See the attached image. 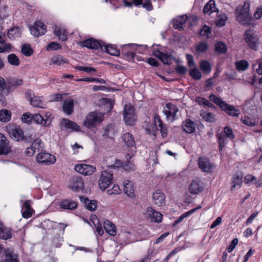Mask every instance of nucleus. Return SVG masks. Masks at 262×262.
I'll return each mask as SVG.
<instances>
[{
  "label": "nucleus",
  "instance_id": "1",
  "mask_svg": "<svg viewBox=\"0 0 262 262\" xmlns=\"http://www.w3.org/2000/svg\"><path fill=\"white\" fill-rule=\"evenodd\" d=\"M209 100L216 104L226 114L232 117H238L240 114L239 110L236 109L233 106L229 105L223 101L220 97L214 94H211L209 97Z\"/></svg>",
  "mask_w": 262,
  "mask_h": 262
},
{
  "label": "nucleus",
  "instance_id": "2",
  "mask_svg": "<svg viewBox=\"0 0 262 262\" xmlns=\"http://www.w3.org/2000/svg\"><path fill=\"white\" fill-rule=\"evenodd\" d=\"M104 119L103 115L99 112L94 111L89 113L83 121V125L88 128L96 127Z\"/></svg>",
  "mask_w": 262,
  "mask_h": 262
},
{
  "label": "nucleus",
  "instance_id": "3",
  "mask_svg": "<svg viewBox=\"0 0 262 262\" xmlns=\"http://www.w3.org/2000/svg\"><path fill=\"white\" fill-rule=\"evenodd\" d=\"M123 120L128 126L134 125L137 120L135 108L130 104H126L123 112Z\"/></svg>",
  "mask_w": 262,
  "mask_h": 262
},
{
  "label": "nucleus",
  "instance_id": "4",
  "mask_svg": "<svg viewBox=\"0 0 262 262\" xmlns=\"http://www.w3.org/2000/svg\"><path fill=\"white\" fill-rule=\"evenodd\" d=\"M10 137L15 141H24L26 143L31 142L33 139L31 135H24V131L19 127H16L9 132Z\"/></svg>",
  "mask_w": 262,
  "mask_h": 262
},
{
  "label": "nucleus",
  "instance_id": "5",
  "mask_svg": "<svg viewBox=\"0 0 262 262\" xmlns=\"http://www.w3.org/2000/svg\"><path fill=\"white\" fill-rule=\"evenodd\" d=\"M113 173L106 169L102 171L98 181L99 188L102 190L107 188L113 182Z\"/></svg>",
  "mask_w": 262,
  "mask_h": 262
},
{
  "label": "nucleus",
  "instance_id": "6",
  "mask_svg": "<svg viewBox=\"0 0 262 262\" xmlns=\"http://www.w3.org/2000/svg\"><path fill=\"white\" fill-rule=\"evenodd\" d=\"M152 54L159 58L164 64L169 66L172 61L177 63L179 62V60L175 58L171 53H164L157 49L154 51Z\"/></svg>",
  "mask_w": 262,
  "mask_h": 262
},
{
  "label": "nucleus",
  "instance_id": "7",
  "mask_svg": "<svg viewBox=\"0 0 262 262\" xmlns=\"http://www.w3.org/2000/svg\"><path fill=\"white\" fill-rule=\"evenodd\" d=\"M198 164L199 168L203 172L207 173H211L215 167V165L212 163L208 158L204 156L199 158Z\"/></svg>",
  "mask_w": 262,
  "mask_h": 262
},
{
  "label": "nucleus",
  "instance_id": "8",
  "mask_svg": "<svg viewBox=\"0 0 262 262\" xmlns=\"http://www.w3.org/2000/svg\"><path fill=\"white\" fill-rule=\"evenodd\" d=\"M32 35L39 37L44 35L47 32V26L40 21H36L33 26L29 28Z\"/></svg>",
  "mask_w": 262,
  "mask_h": 262
},
{
  "label": "nucleus",
  "instance_id": "9",
  "mask_svg": "<svg viewBox=\"0 0 262 262\" xmlns=\"http://www.w3.org/2000/svg\"><path fill=\"white\" fill-rule=\"evenodd\" d=\"M36 160L37 163L46 165L53 164L56 162L55 157L48 152L39 153Z\"/></svg>",
  "mask_w": 262,
  "mask_h": 262
},
{
  "label": "nucleus",
  "instance_id": "10",
  "mask_svg": "<svg viewBox=\"0 0 262 262\" xmlns=\"http://www.w3.org/2000/svg\"><path fill=\"white\" fill-rule=\"evenodd\" d=\"M82 46L90 49H99L103 50L104 42L102 41L91 38L81 42Z\"/></svg>",
  "mask_w": 262,
  "mask_h": 262
},
{
  "label": "nucleus",
  "instance_id": "11",
  "mask_svg": "<svg viewBox=\"0 0 262 262\" xmlns=\"http://www.w3.org/2000/svg\"><path fill=\"white\" fill-rule=\"evenodd\" d=\"M69 187L72 190L75 192H79L83 188V180L79 177H73L70 180Z\"/></svg>",
  "mask_w": 262,
  "mask_h": 262
},
{
  "label": "nucleus",
  "instance_id": "12",
  "mask_svg": "<svg viewBox=\"0 0 262 262\" xmlns=\"http://www.w3.org/2000/svg\"><path fill=\"white\" fill-rule=\"evenodd\" d=\"M74 169L79 173L85 176L92 174L96 170L95 167L85 164H76L74 166Z\"/></svg>",
  "mask_w": 262,
  "mask_h": 262
},
{
  "label": "nucleus",
  "instance_id": "13",
  "mask_svg": "<svg viewBox=\"0 0 262 262\" xmlns=\"http://www.w3.org/2000/svg\"><path fill=\"white\" fill-rule=\"evenodd\" d=\"M236 20L241 24L246 25V1L242 6H238L235 10Z\"/></svg>",
  "mask_w": 262,
  "mask_h": 262
},
{
  "label": "nucleus",
  "instance_id": "14",
  "mask_svg": "<svg viewBox=\"0 0 262 262\" xmlns=\"http://www.w3.org/2000/svg\"><path fill=\"white\" fill-rule=\"evenodd\" d=\"M188 189L190 193L198 194L203 190V183L200 180L196 179L191 182L189 186Z\"/></svg>",
  "mask_w": 262,
  "mask_h": 262
},
{
  "label": "nucleus",
  "instance_id": "15",
  "mask_svg": "<svg viewBox=\"0 0 262 262\" xmlns=\"http://www.w3.org/2000/svg\"><path fill=\"white\" fill-rule=\"evenodd\" d=\"M10 152L9 141L6 137L0 133V155H7Z\"/></svg>",
  "mask_w": 262,
  "mask_h": 262
},
{
  "label": "nucleus",
  "instance_id": "16",
  "mask_svg": "<svg viewBox=\"0 0 262 262\" xmlns=\"http://www.w3.org/2000/svg\"><path fill=\"white\" fill-rule=\"evenodd\" d=\"M121 138L126 147L130 148L132 150L136 149L135 139L132 134L126 133L122 136Z\"/></svg>",
  "mask_w": 262,
  "mask_h": 262
},
{
  "label": "nucleus",
  "instance_id": "17",
  "mask_svg": "<svg viewBox=\"0 0 262 262\" xmlns=\"http://www.w3.org/2000/svg\"><path fill=\"white\" fill-rule=\"evenodd\" d=\"M187 19V16L184 15L173 19L171 21V23L172 25V27L174 29H177L179 31H182L184 29L185 24Z\"/></svg>",
  "mask_w": 262,
  "mask_h": 262
},
{
  "label": "nucleus",
  "instance_id": "18",
  "mask_svg": "<svg viewBox=\"0 0 262 262\" xmlns=\"http://www.w3.org/2000/svg\"><path fill=\"white\" fill-rule=\"evenodd\" d=\"M61 125L66 129H70L72 132H80L81 129L80 127L77 123L68 119H62Z\"/></svg>",
  "mask_w": 262,
  "mask_h": 262
},
{
  "label": "nucleus",
  "instance_id": "19",
  "mask_svg": "<svg viewBox=\"0 0 262 262\" xmlns=\"http://www.w3.org/2000/svg\"><path fill=\"white\" fill-rule=\"evenodd\" d=\"M60 208L63 210H74L77 207L76 202L70 199H63L59 204Z\"/></svg>",
  "mask_w": 262,
  "mask_h": 262
},
{
  "label": "nucleus",
  "instance_id": "20",
  "mask_svg": "<svg viewBox=\"0 0 262 262\" xmlns=\"http://www.w3.org/2000/svg\"><path fill=\"white\" fill-rule=\"evenodd\" d=\"M147 213L151 221L156 223L161 222L163 215L161 213L153 209L152 208L148 207L147 210Z\"/></svg>",
  "mask_w": 262,
  "mask_h": 262
},
{
  "label": "nucleus",
  "instance_id": "21",
  "mask_svg": "<svg viewBox=\"0 0 262 262\" xmlns=\"http://www.w3.org/2000/svg\"><path fill=\"white\" fill-rule=\"evenodd\" d=\"M182 127L184 132L187 134H192L195 131V125L190 119H187L182 122Z\"/></svg>",
  "mask_w": 262,
  "mask_h": 262
},
{
  "label": "nucleus",
  "instance_id": "22",
  "mask_svg": "<svg viewBox=\"0 0 262 262\" xmlns=\"http://www.w3.org/2000/svg\"><path fill=\"white\" fill-rule=\"evenodd\" d=\"M258 39L256 36L249 34L247 30V44L249 47L253 50L256 51L258 49Z\"/></svg>",
  "mask_w": 262,
  "mask_h": 262
},
{
  "label": "nucleus",
  "instance_id": "23",
  "mask_svg": "<svg viewBox=\"0 0 262 262\" xmlns=\"http://www.w3.org/2000/svg\"><path fill=\"white\" fill-rule=\"evenodd\" d=\"M123 185L124 193L131 199L135 198V189L132 182L127 180H125L123 182Z\"/></svg>",
  "mask_w": 262,
  "mask_h": 262
},
{
  "label": "nucleus",
  "instance_id": "24",
  "mask_svg": "<svg viewBox=\"0 0 262 262\" xmlns=\"http://www.w3.org/2000/svg\"><path fill=\"white\" fill-rule=\"evenodd\" d=\"M166 108L163 111L164 114L167 116V118H169L172 117L174 119L178 111L177 107L173 104L168 103L166 105Z\"/></svg>",
  "mask_w": 262,
  "mask_h": 262
},
{
  "label": "nucleus",
  "instance_id": "25",
  "mask_svg": "<svg viewBox=\"0 0 262 262\" xmlns=\"http://www.w3.org/2000/svg\"><path fill=\"white\" fill-rule=\"evenodd\" d=\"M80 201L84 204L86 208L90 211H94L97 207V202L95 200H90L87 197L81 196L79 197Z\"/></svg>",
  "mask_w": 262,
  "mask_h": 262
},
{
  "label": "nucleus",
  "instance_id": "26",
  "mask_svg": "<svg viewBox=\"0 0 262 262\" xmlns=\"http://www.w3.org/2000/svg\"><path fill=\"white\" fill-rule=\"evenodd\" d=\"M21 35V31L18 26H14L11 28L8 31L7 36L9 38L13 40L16 38H20Z\"/></svg>",
  "mask_w": 262,
  "mask_h": 262
},
{
  "label": "nucleus",
  "instance_id": "27",
  "mask_svg": "<svg viewBox=\"0 0 262 262\" xmlns=\"http://www.w3.org/2000/svg\"><path fill=\"white\" fill-rule=\"evenodd\" d=\"M23 80L22 79H19L16 77L10 78L8 80V85L7 87V91L8 94L12 88H16L18 86L22 84Z\"/></svg>",
  "mask_w": 262,
  "mask_h": 262
},
{
  "label": "nucleus",
  "instance_id": "28",
  "mask_svg": "<svg viewBox=\"0 0 262 262\" xmlns=\"http://www.w3.org/2000/svg\"><path fill=\"white\" fill-rule=\"evenodd\" d=\"M4 253L5 255V259L1 262H19L17 255L9 249H4Z\"/></svg>",
  "mask_w": 262,
  "mask_h": 262
},
{
  "label": "nucleus",
  "instance_id": "29",
  "mask_svg": "<svg viewBox=\"0 0 262 262\" xmlns=\"http://www.w3.org/2000/svg\"><path fill=\"white\" fill-rule=\"evenodd\" d=\"M23 209H24V211H23L22 215L24 218L28 219L32 216L34 210L31 207V203L29 200L24 202L22 210Z\"/></svg>",
  "mask_w": 262,
  "mask_h": 262
},
{
  "label": "nucleus",
  "instance_id": "30",
  "mask_svg": "<svg viewBox=\"0 0 262 262\" xmlns=\"http://www.w3.org/2000/svg\"><path fill=\"white\" fill-rule=\"evenodd\" d=\"M12 237L11 230L5 226L3 224L0 223V238L3 239H8Z\"/></svg>",
  "mask_w": 262,
  "mask_h": 262
},
{
  "label": "nucleus",
  "instance_id": "31",
  "mask_svg": "<svg viewBox=\"0 0 262 262\" xmlns=\"http://www.w3.org/2000/svg\"><path fill=\"white\" fill-rule=\"evenodd\" d=\"M152 199L156 205L162 206L164 203L165 195L160 190H158L153 193Z\"/></svg>",
  "mask_w": 262,
  "mask_h": 262
},
{
  "label": "nucleus",
  "instance_id": "32",
  "mask_svg": "<svg viewBox=\"0 0 262 262\" xmlns=\"http://www.w3.org/2000/svg\"><path fill=\"white\" fill-rule=\"evenodd\" d=\"M102 49V51H104L106 53L113 56H118L120 54V51L117 49L115 45H106L104 43Z\"/></svg>",
  "mask_w": 262,
  "mask_h": 262
},
{
  "label": "nucleus",
  "instance_id": "33",
  "mask_svg": "<svg viewBox=\"0 0 262 262\" xmlns=\"http://www.w3.org/2000/svg\"><path fill=\"white\" fill-rule=\"evenodd\" d=\"M103 227L105 231L111 236L116 234V227L109 220H105L103 223Z\"/></svg>",
  "mask_w": 262,
  "mask_h": 262
},
{
  "label": "nucleus",
  "instance_id": "34",
  "mask_svg": "<svg viewBox=\"0 0 262 262\" xmlns=\"http://www.w3.org/2000/svg\"><path fill=\"white\" fill-rule=\"evenodd\" d=\"M156 119H157L159 124L157 126L156 123H155V125L156 126V128L157 130H159L161 134V135L163 138H165L167 136V128L165 125L163 123V122L160 119L159 116H156L155 118V121L156 122Z\"/></svg>",
  "mask_w": 262,
  "mask_h": 262
},
{
  "label": "nucleus",
  "instance_id": "35",
  "mask_svg": "<svg viewBox=\"0 0 262 262\" xmlns=\"http://www.w3.org/2000/svg\"><path fill=\"white\" fill-rule=\"evenodd\" d=\"M33 121L38 124H41L44 126H48L51 124V121L44 119L42 116L36 114L33 115Z\"/></svg>",
  "mask_w": 262,
  "mask_h": 262
},
{
  "label": "nucleus",
  "instance_id": "36",
  "mask_svg": "<svg viewBox=\"0 0 262 262\" xmlns=\"http://www.w3.org/2000/svg\"><path fill=\"white\" fill-rule=\"evenodd\" d=\"M216 137L219 144V152L222 155L223 154V148L227 144L228 140L223 133L217 134Z\"/></svg>",
  "mask_w": 262,
  "mask_h": 262
},
{
  "label": "nucleus",
  "instance_id": "37",
  "mask_svg": "<svg viewBox=\"0 0 262 262\" xmlns=\"http://www.w3.org/2000/svg\"><path fill=\"white\" fill-rule=\"evenodd\" d=\"M73 108L74 102L73 100L64 101L62 105V109L64 113L68 115H70L73 113Z\"/></svg>",
  "mask_w": 262,
  "mask_h": 262
},
{
  "label": "nucleus",
  "instance_id": "38",
  "mask_svg": "<svg viewBox=\"0 0 262 262\" xmlns=\"http://www.w3.org/2000/svg\"><path fill=\"white\" fill-rule=\"evenodd\" d=\"M249 183L254 184L257 188L262 186V176L257 180L255 176L251 174L247 175V184Z\"/></svg>",
  "mask_w": 262,
  "mask_h": 262
},
{
  "label": "nucleus",
  "instance_id": "39",
  "mask_svg": "<svg viewBox=\"0 0 262 262\" xmlns=\"http://www.w3.org/2000/svg\"><path fill=\"white\" fill-rule=\"evenodd\" d=\"M54 33L59 38V40L62 41L67 40V35L65 30L56 27L54 31Z\"/></svg>",
  "mask_w": 262,
  "mask_h": 262
},
{
  "label": "nucleus",
  "instance_id": "40",
  "mask_svg": "<svg viewBox=\"0 0 262 262\" xmlns=\"http://www.w3.org/2000/svg\"><path fill=\"white\" fill-rule=\"evenodd\" d=\"M200 70L204 74H209L211 71V66L209 62L207 60H204L200 63Z\"/></svg>",
  "mask_w": 262,
  "mask_h": 262
},
{
  "label": "nucleus",
  "instance_id": "41",
  "mask_svg": "<svg viewBox=\"0 0 262 262\" xmlns=\"http://www.w3.org/2000/svg\"><path fill=\"white\" fill-rule=\"evenodd\" d=\"M215 2L214 0H210L204 6L203 12L204 14H211L213 11V9L215 7Z\"/></svg>",
  "mask_w": 262,
  "mask_h": 262
},
{
  "label": "nucleus",
  "instance_id": "42",
  "mask_svg": "<svg viewBox=\"0 0 262 262\" xmlns=\"http://www.w3.org/2000/svg\"><path fill=\"white\" fill-rule=\"evenodd\" d=\"M227 49L226 45L222 41L217 42L215 44L214 50L219 54H225Z\"/></svg>",
  "mask_w": 262,
  "mask_h": 262
},
{
  "label": "nucleus",
  "instance_id": "43",
  "mask_svg": "<svg viewBox=\"0 0 262 262\" xmlns=\"http://www.w3.org/2000/svg\"><path fill=\"white\" fill-rule=\"evenodd\" d=\"M68 60L64 58L61 55L55 56L52 57L51 59V63L56 64L57 66H61V64L67 63Z\"/></svg>",
  "mask_w": 262,
  "mask_h": 262
},
{
  "label": "nucleus",
  "instance_id": "44",
  "mask_svg": "<svg viewBox=\"0 0 262 262\" xmlns=\"http://www.w3.org/2000/svg\"><path fill=\"white\" fill-rule=\"evenodd\" d=\"M8 63L13 66H18L20 64V60L16 54L12 53L7 56Z\"/></svg>",
  "mask_w": 262,
  "mask_h": 262
},
{
  "label": "nucleus",
  "instance_id": "45",
  "mask_svg": "<svg viewBox=\"0 0 262 262\" xmlns=\"http://www.w3.org/2000/svg\"><path fill=\"white\" fill-rule=\"evenodd\" d=\"M242 177L239 174H234L232 178V186L231 187V190H233L234 188H239L241 184L243 182Z\"/></svg>",
  "mask_w": 262,
  "mask_h": 262
},
{
  "label": "nucleus",
  "instance_id": "46",
  "mask_svg": "<svg viewBox=\"0 0 262 262\" xmlns=\"http://www.w3.org/2000/svg\"><path fill=\"white\" fill-rule=\"evenodd\" d=\"M11 114L10 111L4 109L0 111V121L4 122L9 121L11 119Z\"/></svg>",
  "mask_w": 262,
  "mask_h": 262
},
{
  "label": "nucleus",
  "instance_id": "47",
  "mask_svg": "<svg viewBox=\"0 0 262 262\" xmlns=\"http://www.w3.org/2000/svg\"><path fill=\"white\" fill-rule=\"evenodd\" d=\"M189 75L194 80H200L202 77L201 73L196 68L190 69L189 71Z\"/></svg>",
  "mask_w": 262,
  "mask_h": 262
},
{
  "label": "nucleus",
  "instance_id": "48",
  "mask_svg": "<svg viewBox=\"0 0 262 262\" xmlns=\"http://www.w3.org/2000/svg\"><path fill=\"white\" fill-rule=\"evenodd\" d=\"M228 17L226 14H222L218 16L216 20V25L217 27H222L225 25Z\"/></svg>",
  "mask_w": 262,
  "mask_h": 262
},
{
  "label": "nucleus",
  "instance_id": "49",
  "mask_svg": "<svg viewBox=\"0 0 262 262\" xmlns=\"http://www.w3.org/2000/svg\"><path fill=\"white\" fill-rule=\"evenodd\" d=\"M199 33L202 36H206L207 38H210L211 37V28L206 25H204L200 31Z\"/></svg>",
  "mask_w": 262,
  "mask_h": 262
},
{
  "label": "nucleus",
  "instance_id": "50",
  "mask_svg": "<svg viewBox=\"0 0 262 262\" xmlns=\"http://www.w3.org/2000/svg\"><path fill=\"white\" fill-rule=\"evenodd\" d=\"M31 146L35 150L39 151L42 150V142L41 139L37 138L34 140L31 143Z\"/></svg>",
  "mask_w": 262,
  "mask_h": 262
},
{
  "label": "nucleus",
  "instance_id": "51",
  "mask_svg": "<svg viewBox=\"0 0 262 262\" xmlns=\"http://www.w3.org/2000/svg\"><path fill=\"white\" fill-rule=\"evenodd\" d=\"M208 49V45L206 42L201 41L196 47V51L198 53H203Z\"/></svg>",
  "mask_w": 262,
  "mask_h": 262
},
{
  "label": "nucleus",
  "instance_id": "52",
  "mask_svg": "<svg viewBox=\"0 0 262 262\" xmlns=\"http://www.w3.org/2000/svg\"><path fill=\"white\" fill-rule=\"evenodd\" d=\"M202 118L207 122H214L215 121L214 116L210 112H205L201 114Z\"/></svg>",
  "mask_w": 262,
  "mask_h": 262
},
{
  "label": "nucleus",
  "instance_id": "53",
  "mask_svg": "<svg viewBox=\"0 0 262 262\" xmlns=\"http://www.w3.org/2000/svg\"><path fill=\"white\" fill-rule=\"evenodd\" d=\"M30 104L36 107H42V102L41 100V98L38 96H34L33 98L30 100Z\"/></svg>",
  "mask_w": 262,
  "mask_h": 262
},
{
  "label": "nucleus",
  "instance_id": "54",
  "mask_svg": "<svg viewBox=\"0 0 262 262\" xmlns=\"http://www.w3.org/2000/svg\"><path fill=\"white\" fill-rule=\"evenodd\" d=\"M33 50L29 45H24L21 47V53L26 56H30L33 54Z\"/></svg>",
  "mask_w": 262,
  "mask_h": 262
},
{
  "label": "nucleus",
  "instance_id": "55",
  "mask_svg": "<svg viewBox=\"0 0 262 262\" xmlns=\"http://www.w3.org/2000/svg\"><path fill=\"white\" fill-rule=\"evenodd\" d=\"M12 45L10 43H6L4 41H1V35L0 34V53L11 50Z\"/></svg>",
  "mask_w": 262,
  "mask_h": 262
},
{
  "label": "nucleus",
  "instance_id": "56",
  "mask_svg": "<svg viewBox=\"0 0 262 262\" xmlns=\"http://www.w3.org/2000/svg\"><path fill=\"white\" fill-rule=\"evenodd\" d=\"M78 81H88V82H96L98 83L105 84L106 81L103 79H99L98 78H84L79 79Z\"/></svg>",
  "mask_w": 262,
  "mask_h": 262
},
{
  "label": "nucleus",
  "instance_id": "57",
  "mask_svg": "<svg viewBox=\"0 0 262 262\" xmlns=\"http://www.w3.org/2000/svg\"><path fill=\"white\" fill-rule=\"evenodd\" d=\"M21 120L24 123L30 124L33 121V115L30 113H25L21 116Z\"/></svg>",
  "mask_w": 262,
  "mask_h": 262
},
{
  "label": "nucleus",
  "instance_id": "58",
  "mask_svg": "<svg viewBox=\"0 0 262 262\" xmlns=\"http://www.w3.org/2000/svg\"><path fill=\"white\" fill-rule=\"evenodd\" d=\"M113 130L111 125H107L104 128V132L102 134V136L105 138H113Z\"/></svg>",
  "mask_w": 262,
  "mask_h": 262
},
{
  "label": "nucleus",
  "instance_id": "59",
  "mask_svg": "<svg viewBox=\"0 0 262 262\" xmlns=\"http://www.w3.org/2000/svg\"><path fill=\"white\" fill-rule=\"evenodd\" d=\"M224 135L226 138H228L230 139H233L235 137L232 130L228 126H226L224 129Z\"/></svg>",
  "mask_w": 262,
  "mask_h": 262
},
{
  "label": "nucleus",
  "instance_id": "60",
  "mask_svg": "<svg viewBox=\"0 0 262 262\" xmlns=\"http://www.w3.org/2000/svg\"><path fill=\"white\" fill-rule=\"evenodd\" d=\"M61 47V45L56 42H50L47 47L48 51H55L60 49Z\"/></svg>",
  "mask_w": 262,
  "mask_h": 262
},
{
  "label": "nucleus",
  "instance_id": "61",
  "mask_svg": "<svg viewBox=\"0 0 262 262\" xmlns=\"http://www.w3.org/2000/svg\"><path fill=\"white\" fill-rule=\"evenodd\" d=\"M174 69L180 75H184L187 72V68L186 67L180 64H177Z\"/></svg>",
  "mask_w": 262,
  "mask_h": 262
},
{
  "label": "nucleus",
  "instance_id": "62",
  "mask_svg": "<svg viewBox=\"0 0 262 262\" xmlns=\"http://www.w3.org/2000/svg\"><path fill=\"white\" fill-rule=\"evenodd\" d=\"M236 69L238 71H243L246 70V60H242L235 63Z\"/></svg>",
  "mask_w": 262,
  "mask_h": 262
},
{
  "label": "nucleus",
  "instance_id": "63",
  "mask_svg": "<svg viewBox=\"0 0 262 262\" xmlns=\"http://www.w3.org/2000/svg\"><path fill=\"white\" fill-rule=\"evenodd\" d=\"M190 212L187 211L182 214L180 217L178 218L173 223V226H176L179 223H180L186 217L189 216L190 215Z\"/></svg>",
  "mask_w": 262,
  "mask_h": 262
},
{
  "label": "nucleus",
  "instance_id": "64",
  "mask_svg": "<svg viewBox=\"0 0 262 262\" xmlns=\"http://www.w3.org/2000/svg\"><path fill=\"white\" fill-rule=\"evenodd\" d=\"M76 69L80 71H84L88 73H90L93 72H96V69L92 68V67H89L78 66V67H77L76 68Z\"/></svg>",
  "mask_w": 262,
  "mask_h": 262
}]
</instances>
